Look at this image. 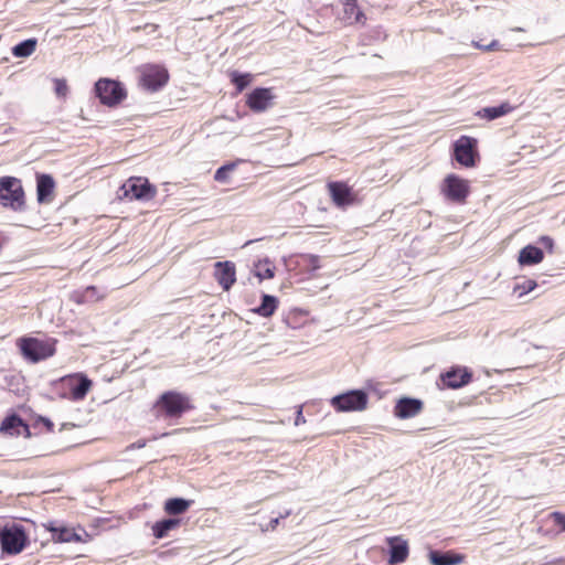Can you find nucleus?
Returning <instances> with one entry per match:
<instances>
[{
	"label": "nucleus",
	"mask_w": 565,
	"mask_h": 565,
	"mask_svg": "<svg viewBox=\"0 0 565 565\" xmlns=\"http://www.w3.org/2000/svg\"><path fill=\"white\" fill-rule=\"evenodd\" d=\"M390 546L388 564L395 565L406 561L408 556V543L401 536H393L387 539Z\"/></svg>",
	"instance_id": "obj_15"
},
{
	"label": "nucleus",
	"mask_w": 565,
	"mask_h": 565,
	"mask_svg": "<svg viewBox=\"0 0 565 565\" xmlns=\"http://www.w3.org/2000/svg\"><path fill=\"white\" fill-rule=\"evenodd\" d=\"M454 156L458 163L463 167H473L477 152V139L468 136H461L454 143Z\"/></svg>",
	"instance_id": "obj_9"
},
{
	"label": "nucleus",
	"mask_w": 565,
	"mask_h": 565,
	"mask_svg": "<svg viewBox=\"0 0 565 565\" xmlns=\"http://www.w3.org/2000/svg\"><path fill=\"white\" fill-rule=\"evenodd\" d=\"M55 182L50 174H40L36 178V196L39 203L49 202L52 195Z\"/></svg>",
	"instance_id": "obj_19"
},
{
	"label": "nucleus",
	"mask_w": 565,
	"mask_h": 565,
	"mask_svg": "<svg viewBox=\"0 0 565 565\" xmlns=\"http://www.w3.org/2000/svg\"><path fill=\"white\" fill-rule=\"evenodd\" d=\"M55 343L54 339L22 338L19 340V348L26 360L36 363L54 355Z\"/></svg>",
	"instance_id": "obj_3"
},
{
	"label": "nucleus",
	"mask_w": 565,
	"mask_h": 565,
	"mask_svg": "<svg viewBox=\"0 0 565 565\" xmlns=\"http://www.w3.org/2000/svg\"><path fill=\"white\" fill-rule=\"evenodd\" d=\"M270 88H255L247 97V106L256 113L268 109L274 99Z\"/></svg>",
	"instance_id": "obj_12"
},
{
	"label": "nucleus",
	"mask_w": 565,
	"mask_h": 565,
	"mask_svg": "<svg viewBox=\"0 0 565 565\" xmlns=\"http://www.w3.org/2000/svg\"><path fill=\"white\" fill-rule=\"evenodd\" d=\"M341 20L348 24H365L366 17L358 4V0H345L343 2V10Z\"/></svg>",
	"instance_id": "obj_16"
},
{
	"label": "nucleus",
	"mask_w": 565,
	"mask_h": 565,
	"mask_svg": "<svg viewBox=\"0 0 565 565\" xmlns=\"http://www.w3.org/2000/svg\"><path fill=\"white\" fill-rule=\"evenodd\" d=\"M423 408L422 401L417 398H401L395 406V415L399 418H409L416 416Z\"/></svg>",
	"instance_id": "obj_17"
},
{
	"label": "nucleus",
	"mask_w": 565,
	"mask_h": 565,
	"mask_svg": "<svg viewBox=\"0 0 565 565\" xmlns=\"http://www.w3.org/2000/svg\"><path fill=\"white\" fill-rule=\"evenodd\" d=\"M146 444H147V441L145 439H139L136 443L131 444L130 448L140 449V448H143L146 446Z\"/></svg>",
	"instance_id": "obj_40"
},
{
	"label": "nucleus",
	"mask_w": 565,
	"mask_h": 565,
	"mask_svg": "<svg viewBox=\"0 0 565 565\" xmlns=\"http://www.w3.org/2000/svg\"><path fill=\"white\" fill-rule=\"evenodd\" d=\"M22 425H23L22 419L19 416H17V415H12V416L7 417L1 423L0 431L13 435L14 434L13 430L15 428H19Z\"/></svg>",
	"instance_id": "obj_28"
},
{
	"label": "nucleus",
	"mask_w": 565,
	"mask_h": 565,
	"mask_svg": "<svg viewBox=\"0 0 565 565\" xmlns=\"http://www.w3.org/2000/svg\"><path fill=\"white\" fill-rule=\"evenodd\" d=\"M429 559L433 565H459L463 562V555L446 552L440 553L431 551L429 553Z\"/></svg>",
	"instance_id": "obj_22"
},
{
	"label": "nucleus",
	"mask_w": 565,
	"mask_h": 565,
	"mask_svg": "<svg viewBox=\"0 0 565 565\" xmlns=\"http://www.w3.org/2000/svg\"><path fill=\"white\" fill-rule=\"evenodd\" d=\"M543 258L544 254L541 248L533 245H526L520 250L518 262L522 266H530L541 263Z\"/></svg>",
	"instance_id": "obj_20"
},
{
	"label": "nucleus",
	"mask_w": 565,
	"mask_h": 565,
	"mask_svg": "<svg viewBox=\"0 0 565 565\" xmlns=\"http://www.w3.org/2000/svg\"><path fill=\"white\" fill-rule=\"evenodd\" d=\"M43 423H44V425L47 427V429H49V430H52V429H53V426H54V425H53V423H52L50 419H47V418H43Z\"/></svg>",
	"instance_id": "obj_42"
},
{
	"label": "nucleus",
	"mask_w": 565,
	"mask_h": 565,
	"mask_svg": "<svg viewBox=\"0 0 565 565\" xmlns=\"http://www.w3.org/2000/svg\"><path fill=\"white\" fill-rule=\"evenodd\" d=\"M192 408L188 395L168 391L162 393L153 405L157 417L179 418Z\"/></svg>",
	"instance_id": "obj_1"
},
{
	"label": "nucleus",
	"mask_w": 565,
	"mask_h": 565,
	"mask_svg": "<svg viewBox=\"0 0 565 565\" xmlns=\"http://www.w3.org/2000/svg\"><path fill=\"white\" fill-rule=\"evenodd\" d=\"M300 265H303L308 271H315L320 268V258L317 255L303 254L300 255Z\"/></svg>",
	"instance_id": "obj_29"
},
{
	"label": "nucleus",
	"mask_w": 565,
	"mask_h": 565,
	"mask_svg": "<svg viewBox=\"0 0 565 565\" xmlns=\"http://www.w3.org/2000/svg\"><path fill=\"white\" fill-rule=\"evenodd\" d=\"M472 374L467 367H451L441 374V381L449 388H460L471 381Z\"/></svg>",
	"instance_id": "obj_13"
},
{
	"label": "nucleus",
	"mask_w": 565,
	"mask_h": 565,
	"mask_svg": "<svg viewBox=\"0 0 565 565\" xmlns=\"http://www.w3.org/2000/svg\"><path fill=\"white\" fill-rule=\"evenodd\" d=\"M331 405L338 412H361L366 408L367 395L365 392L355 390L333 396Z\"/></svg>",
	"instance_id": "obj_5"
},
{
	"label": "nucleus",
	"mask_w": 565,
	"mask_h": 565,
	"mask_svg": "<svg viewBox=\"0 0 565 565\" xmlns=\"http://www.w3.org/2000/svg\"><path fill=\"white\" fill-rule=\"evenodd\" d=\"M330 195L338 206H344L352 202L350 188L341 182H331L328 185Z\"/></svg>",
	"instance_id": "obj_18"
},
{
	"label": "nucleus",
	"mask_w": 565,
	"mask_h": 565,
	"mask_svg": "<svg viewBox=\"0 0 565 565\" xmlns=\"http://www.w3.org/2000/svg\"><path fill=\"white\" fill-rule=\"evenodd\" d=\"M55 92L57 95H65L67 92V85L63 79H55Z\"/></svg>",
	"instance_id": "obj_37"
},
{
	"label": "nucleus",
	"mask_w": 565,
	"mask_h": 565,
	"mask_svg": "<svg viewBox=\"0 0 565 565\" xmlns=\"http://www.w3.org/2000/svg\"><path fill=\"white\" fill-rule=\"evenodd\" d=\"M95 292H96V287L89 286V287L86 288L84 296L86 298H92L95 295Z\"/></svg>",
	"instance_id": "obj_41"
},
{
	"label": "nucleus",
	"mask_w": 565,
	"mask_h": 565,
	"mask_svg": "<svg viewBox=\"0 0 565 565\" xmlns=\"http://www.w3.org/2000/svg\"><path fill=\"white\" fill-rule=\"evenodd\" d=\"M513 31H523L521 28L513 29Z\"/></svg>",
	"instance_id": "obj_43"
},
{
	"label": "nucleus",
	"mask_w": 565,
	"mask_h": 565,
	"mask_svg": "<svg viewBox=\"0 0 565 565\" xmlns=\"http://www.w3.org/2000/svg\"><path fill=\"white\" fill-rule=\"evenodd\" d=\"M539 243H540L543 247H545L550 253H552V252H553L554 241H553V238H552L551 236H546V235L541 236V237L539 238Z\"/></svg>",
	"instance_id": "obj_35"
},
{
	"label": "nucleus",
	"mask_w": 565,
	"mask_h": 565,
	"mask_svg": "<svg viewBox=\"0 0 565 565\" xmlns=\"http://www.w3.org/2000/svg\"><path fill=\"white\" fill-rule=\"evenodd\" d=\"M551 518L553 519L554 523L558 526H561L562 531H565V514L562 512H553L551 514Z\"/></svg>",
	"instance_id": "obj_34"
},
{
	"label": "nucleus",
	"mask_w": 565,
	"mask_h": 565,
	"mask_svg": "<svg viewBox=\"0 0 565 565\" xmlns=\"http://www.w3.org/2000/svg\"><path fill=\"white\" fill-rule=\"evenodd\" d=\"M305 423H306V419H305V417L302 415V411H301V408H299L298 412H297L296 419H295V425L296 426H300V425H302Z\"/></svg>",
	"instance_id": "obj_39"
},
{
	"label": "nucleus",
	"mask_w": 565,
	"mask_h": 565,
	"mask_svg": "<svg viewBox=\"0 0 565 565\" xmlns=\"http://www.w3.org/2000/svg\"><path fill=\"white\" fill-rule=\"evenodd\" d=\"M536 287L534 280H526L522 285H516L515 290H521L520 296L532 291Z\"/></svg>",
	"instance_id": "obj_33"
},
{
	"label": "nucleus",
	"mask_w": 565,
	"mask_h": 565,
	"mask_svg": "<svg viewBox=\"0 0 565 565\" xmlns=\"http://www.w3.org/2000/svg\"><path fill=\"white\" fill-rule=\"evenodd\" d=\"M95 92L100 103L113 107L126 98V90L122 85L113 79L102 78L95 84Z\"/></svg>",
	"instance_id": "obj_4"
},
{
	"label": "nucleus",
	"mask_w": 565,
	"mask_h": 565,
	"mask_svg": "<svg viewBox=\"0 0 565 565\" xmlns=\"http://www.w3.org/2000/svg\"><path fill=\"white\" fill-rule=\"evenodd\" d=\"M44 527L51 532L52 540L58 543H71V542H83L82 534L77 533L74 529L57 524L56 522L50 521L44 524Z\"/></svg>",
	"instance_id": "obj_11"
},
{
	"label": "nucleus",
	"mask_w": 565,
	"mask_h": 565,
	"mask_svg": "<svg viewBox=\"0 0 565 565\" xmlns=\"http://www.w3.org/2000/svg\"><path fill=\"white\" fill-rule=\"evenodd\" d=\"M473 45L480 50H483L486 52H490V51H493V50H497L499 43L498 41L493 40L490 44L486 45V44H480L478 42H473Z\"/></svg>",
	"instance_id": "obj_36"
},
{
	"label": "nucleus",
	"mask_w": 565,
	"mask_h": 565,
	"mask_svg": "<svg viewBox=\"0 0 565 565\" xmlns=\"http://www.w3.org/2000/svg\"><path fill=\"white\" fill-rule=\"evenodd\" d=\"M513 110V107L509 103H502L499 106H492V107H484L479 109L476 115L479 118L487 119V120H494L497 118H500L502 116L508 115Z\"/></svg>",
	"instance_id": "obj_21"
},
{
	"label": "nucleus",
	"mask_w": 565,
	"mask_h": 565,
	"mask_svg": "<svg viewBox=\"0 0 565 565\" xmlns=\"http://www.w3.org/2000/svg\"><path fill=\"white\" fill-rule=\"evenodd\" d=\"M278 300L270 295H263L262 303L254 311L265 318L274 315L277 309Z\"/></svg>",
	"instance_id": "obj_26"
},
{
	"label": "nucleus",
	"mask_w": 565,
	"mask_h": 565,
	"mask_svg": "<svg viewBox=\"0 0 565 565\" xmlns=\"http://www.w3.org/2000/svg\"><path fill=\"white\" fill-rule=\"evenodd\" d=\"M215 279L227 291L236 280L235 265L232 262H217L215 264Z\"/></svg>",
	"instance_id": "obj_14"
},
{
	"label": "nucleus",
	"mask_w": 565,
	"mask_h": 565,
	"mask_svg": "<svg viewBox=\"0 0 565 565\" xmlns=\"http://www.w3.org/2000/svg\"><path fill=\"white\" fill-rule=\"evenodd\" d=\"M192 504L191 500L183 498H172L166 501L164 511L171 515H178L184 513Z\"/></svg>",
	"instance_id": "obj_24"
},
{
	"label": "nucleus",
	"mask_w": 565,
	"mask_h": 565,
	"mask_svg": "<svg viewBox=\"0 0 565 565\" xmlns=\"http://www.w3.org/2000/svg\"><path fill=\"white\" fill-rule=\"evenodd\" d=\"M78 382L71 388L72 398L74 401H82L87 395L92 387V381L83 374L76 375Z\"/></svg>",
	"instance_id": "obj_25"
},
{
	"label": "nucleus",
	"mask_w": 565,
	"mask_h": 565,
	"mask_svg": "<svg viewBox=\"0 0 565 565\" xmlns=\"http://www.w3.org/2000/svg\"><path fill=\"white\" fill-rule=\"evenodd\" d=\"M256 273L255 275L260 279V280H264V279H270L274 277L275 273H274V267L270 266L269 262L268 260H265L264 263H259L257 266H256Z\"/></svg>",
	"instance_id": "obj_30"
},
{
	"label": "nucleus",
	"mask_w": 565,
	"mask_h": 565,
	"mask_svg": "<svg viewBox=\"0 0 565 565\" xmlns=\"http://www.w3.org/2000/svg\"><path fill=\"white\" fill-rule=\"evenodd\" d=\"M234 168V163L220 167L215 172L214 179L218 182H225L227 180L228 173L233 171Z\"/></svg>",
	"instance_id": "obj_31"
},
{
	"label": "nucleus",
	"mask_w": 565,
	"mask_h": 565,
	"mask_svg": "<svg viewBox=\"0 0 565 565\" xmlns=\"http://www.w3.org/2000/svg\"><path fill=\"white\" fill-rule=\"evenodd\" d=\"M180 525L178 519H164L158 521L152 526V533L156 539H163L168 535L171 530L177 529Z\"/></svg>",
	"instance_id": "obj_23"
},
{
	"label": "nucleus",
	"mask_w": 565,
	"mask_h": 565,
	"mask_svg": "<svg viewBox=\"0 0 565 565\" xmlns=\"http://www.w3.org/2000/svg\"><path fill=\"white\" fill-rule=\"evenodd\" d=\"M289 514H290V511L288 510V511H286L284 514H280L279 516L271 519V520H270V522H269V525H268L267 530H275V529H276V526H277V525H278V523H279V520H280V519H285V518H287Z\"/></svg>",
	"instance_id": "obj_38"
},
{
	"label": "nucleus",
	"mask_w": 565,
	"mask_h": 565,
	"mask_svg": "<svg viewBox=\"0 0 565 565\" xmlns=\"http://www.w3.org/2000/svg\"><path fill=\"white\" fill-rule=\"evenodd\" d=\"M0 204L15 212L24 210V191L19 179L14 177L0 178Z\"/></svg>",
	"instance_id": "obj_2"
},
{
	"label": "nucleus",
	"mask_w": 565,
	"mask_h": 565,
	"mask_svg": "<svg viewBox=\"0 0 565 565\" xmlns=\"http://www.w3.org/2000/svg\"><path fill=\"white\" fill-rule=\"evenodd\" d=\"M169 79V75L166 68L159 66H150L142 73L141 82L142 85L152 92L158 90Z\"/></svg>",
	"instance_id": "obj_10"
},
{
	"label": "nucleus",
	"mask_w": 565,
	"mask_h": 565,
	"mask_svg": "<svg viewBox=\"0 0 565 565\" xmlns=\"http://www.w3.org/2000/svg\"><path fill=\"white\" fill-rule=\"evenodd\" d=\"M441 192L447 200L463 204L470 193V185L467 180L449 174L444 180Z\"/></svg>",
	"instance_id": "obj_6"
},
{
	"label": "nucleus",
	"mask_w": 565,
	"mask_h": 565,
	"mask_svg": "<svg viewBox=\"0 0 565 565\" xmlns=\"http://www.w3.org/2000/svg\"><path fill=\"white\" fill-rule=\"evenodd\" d=\"M125 196L136 200L149 201L156 195V188L152 186L148 179L141 177L129 178L121 186Z\"/></svg>",
	"instance_id": "obj_8"
},
{
	"label": "nucleus",
	"mask_w": 565,
	"mask_h": 565,
	"mask_svg": "<svg viewBox=\"0 0 565 565\" xmlns=\"http://www.w3.org/2000/svg\"><path fill=\"white\" fill-rule=\"evenodd\" d=\"M232 81L236 85L238 90H243L249 83V75L248 74H238L235 72V73H233Z\"/></svg>",
	"instance_id": "obj_32"
},
{
	"label": "nucleus",
	"mask_w": 565,
	"mask_h": 565,
	"mask_svg": "<svg viewBox=\"0 0 565 565\" xmlns=\"http://www.w3.org/2000/svg\"><path fill=\"white\" fill-rule=\"evenodd\" d=\"M0 542L4 553L15 555L24 548L26 535L21 525L3 527L0 531Z\"/></svg>",
	"instance_id": "obj_7"
},
{
	"label": "nucleus",
	"mask_w": 565,
	"mask_h": 565,
	"mask_svg": "<svg viewBox=\"0 0 565 565\" xmlns=\"http://www.w3.org/2000/svg\"><path fill=\"white\" fill-rule=\"evenodd\" d=\"M36 47L35 39H28L25 41L20 42L12 49V53L17 57H28L30 56Z\"/></svg>",
	"instance_id": "obj_27"
}]
</instances>
